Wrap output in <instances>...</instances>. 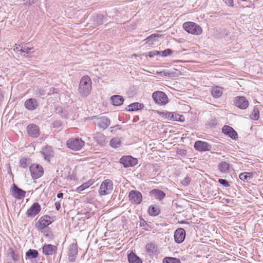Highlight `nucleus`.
<instances>
[{"label": "nucleus", "instance_id": "nucleus-1", "mask_svg": "<svg viewBox=\"0 0 263 263\" xmlns=\"http://www.w3.org/2000/svg\"><path fill=\"white\" fill-rule=\"evenodd\" d=\"M91 80L88 76L83 77L80 80L78 91L83 98L87 97L91 90Z\"/></svg>", "mask_w": 263, "mask_h": 263}, {"label": "nucleus", "instance_id": "nucleus-2", "mask_svg": "<svg viewBox=\"0 0 263 263\" xmlns=\"http://www.w3.org/2000/svg\"><path fill=\"white\" fill-rule=\"evenodd\" d=\"M183 29L190 33L194 35H199L201 34L202 30L201 27L197 24L192 22H186L183 24Z\"/></svg>", "mask_w": 263, "mask_h": 263}, {"label": "nucleus", "instance_id": "nucleus-3", "mask_svg": "<svg viewBox=\"0 0 263 263\" xmlns=\"http://www.w3.org/2000/svg\"><path fill=\"white\" fill-rule=\"evenodd\" d=\"M84 141L79 138H71L66 142L67 147L73 151H80L84 145Z\"/></svg>", "mask_w": 263, "mask_h": 263}, {"label": "nucleus", "instance_id": "nucleus-4", "mask_svg": "<svg viewBox=\"0 0 263 263\" xmlns=\"http://www.w3.org/2000/svg\"><path fill=\"white\" fill-rule=\"evenodd\" d=\"M54 219L52 217L48 215H44L40 218L36 224L37 230L41 232H43V230L46 228L49 224L53 222Z\"/></svg>", "mask_w": 263, "mask_h": 263}, {"label": "nucleus", "instance_id": "nucleus-5", "mask_svg": "<svg viewBox=\"0 0 263 263\" xmlns=\"http://www.w3.org/2000/svg\"><path fill=\"white\" fill-rule=\"evenodd\" d=\"M152 97L155 102L160 105H165L168 102L167 95L163 91H157L154 92L153 93Z\"/></svg>", "mask_w": 263, "mask_h": 263}, {"label": "nucleus", "instance_id": "nucleus-6", "mask_svg": "<svg viewBox=\"0 0 263 263\" xmlns=\"http://www.w3.org/2000/svg\"><path fill=\"white\" fill-rule=\"evenodd\" d=\"M113 190V184L109 179L105 180L102 182L99 188V193L101 196L111 193Z\"/></svg>", "mask_w": 263, "mask_h": 263}, {"label": "nucleus", "instance_id": "nucleus-7", "mask_svg": "<svg viewBox=\"0 0 263 263\" xmlns=\"http://www.w3.org/2000/svg\"><path fill=\"white\" fill-rule=\"evenodd\" d=\"M119 162L122 164L124 167H133L138 163V160L137 158L133 157L132 156L127 155L122 156L119 160Z\"/></svg>", "mask_w": 263, "mask_h": 263}, {"label": "nucleus", "instance_id": "nucleus-8", "mask_svg": "<svg viewBox=\"0 0 263 263\" xmlns=\"http://www.w3.org/2000/svg\"><path fill=\"white\" fill-rule=\"evenodd\" d=\"M32 178L33 179H37L40 178L44 173L43 167L38 164H32L29 167Z\"/></svg>", "mask_w": 263, "mask_h": 263}, {"label": "nucleus", "instance_id": "nucleus-9", "mask_svg": "<svg viewBox=\"0 0 263 263\" xmlns=\"http://www.w3.org/2000/svg\"><path fill=\"white\" fill-rule=\"evenodd\" d=\"M129 200L132 204L138 205L142 201V195L137 190H132L128 194Z\"/></svg>", "mask_w": 263, "mask_h": 263}, {"label": "nucleus", "instance_id": "nucleus-10", "mask_svg": "<svg viewBox=\"0 0 263 263\" xmlns=\"http://www.w3.org/2000/svg\"><path fill=\"white\" fill-rule=\"evenodd\" d=\"M10 192L11 195L17 199H22L26 196V191L18 187L14 183L11 187Z\"/></svg>", "mask_w": 263, "mask_h": 263}, {"label": "nucleus", "instance_id": "nucleus-11", "mask_svg": "<svg viewBox=\"0 0 263 263\" xmlns=\"http://www.w3.org/2000/svg\"><path fill=\"white\" fill-rule=\"evenodd\" d=\"M77 243L73 242L69 245L68 249V256L70 262H74L78 255Z\"/></svg>", "mask_w": 263, "mask_h": 263}, {"label": "nucleus", "instance_id": "nucleus-12", "mask_svg": "<svg viewBox=\"0 0 263 263\" xmlns=\"http://www.w3.org/2000/svg\"><path fill=\"white\" fill-rule=\"evenodd\" d=\"M58 247L51 244H45L42 247V252L46 256H52L57 253Z\"/></svg>", "mask_w": 263, "mask_h": 263}, {"label": "nucleus", "instance_id": "nucleus-13", "mask_svg": "<svg viewBox=\"0 0 263 263\" xmlns=\"http://www.w3.org/2000/svg\"><path fill=\"white\" fill-rule=\"evenodd\" d=\"M41 210V205L38 202L33 203L26 212L28 217H33L37 215Z\"/></svg>", "mask_w": 263, "mask_h": 263}, {"label": "nucleus", "instance_id": "nucleus-14", "mask_svg": "<svg viewBox=\"0 0 263 263\" xmlns=\"http://www.w3.org/2000/svg\"><path fill=\"white\" fill-rule=\"evenodd\" d=\"M26 129L28 135L32 138H37L40 135V128L36 124H29L27 126Z\"/></svg>", "mask_w": 263, "mask_h": 263}, {"label": "nucleus", "instance_id": "nucleus-15", "mask_svg": "<svg viewBox=\"0 0 263 263\" xmlns=\"http://www.w3.org/2000/svg\"><path fill=\"white\" fill-rule=\"evenodd\" d=\"M212 146L208 142L202 141H197L194 144V148L199 152H205L210 151Z\"/></svg>", "mask_w": 263, "mask_h": 263}, {"label": "nucleus", "instance_id": "nucleus-16", "mask_svg": "<svg viewBox=\"0 0 263 263\" xmlns=\"http://www.w3.org/2000/svg\"><path fill=\"white\" fill-rule=\"evenodd\" d=\"M222 132L224 135L228 136L233 140L238 139L237 132L230 126L224 125L222 128Z\"/></svg>", "mask_w": 263, "mask_h": 263}, {"label": "nucleus", "instance_id": "nucleus-17", "mask_svg": "<svg viewBox=\"0 0 263 263\" xmlns=\"http://www.w3.org/2000/svg\"><path fill=\"white\" fill-rule=\"evenodd\" d=\"M185 238V231L183 228L177 229L174 233V239L176 243H182Z\"/></svg>", "mask_w": 263, "mask_h": 263}, {"label": "nucleus", "instance_id": "nucleus-18", "mask_svg": "<svg viewBox=\"0 0 263 263\" xmlns=\"http://www.w3.org/2000/svg\"><path fill=\"white\" fill-rule=\"evenodd\" d=\"M149 195L155 199L161 201L165 197L166 194L159 189H155L149 191Z\"/></svg>", "mask_w": 263, "mask_h": 263}, {"label": "nucleus", "instance_id": "nucleus-19", "mask_svg": "<svg viewBox=\"0 0 263 263\" xmlns=\"http://www.w3.org/2000/svg\"><path fill=\"white\" fill-rule=\"evenodd\" d=\"M97 124L98 126L104 130L110 125V120L105 117H100L97 119Z\"/></svg>", "mask_w": 263, "mask_h": 263}, {"label": "nucleus", "instance_id": "nucleus-20", "mask_svg": "<svg viewBox=\"0 0 263 263\" xmlns=\"http://www.w3.org/2000/svg\"><path fill=\"white\" fill-rule=\"evenodd\" d=\"M235 105L241 109H245L248 107L249 102L245 97H237L236 98Z\"/></svg>", "mask_w": 263, "mask_h": 263}, {"label": "nucleus", "instance_id": "nucleus-21", "mask_svg": "<svg viewBox=\"0 0 263 263\" xmlns=\"http://www.w3.org/2000/svg\"><path fill=\"white\" fill-rule=\"evenodd\" d=\"M24 106L27 109L33 110L37 108L39 103L35 99L30 98L25 102Z\"/></svg>", "mask_w": 263, "mask_h": 263}, {"label": "nucleus", "instance_id": "nucleus-22", "mask_svg": "<svg viewBox=\"0 0 263 263\" xmlns=\"http://www.w3.org/2000/svg\"><path fill=\"white\" fill-rule=\"evenodd\" d=\"M93 139L100 145H104L105 144V136L100 133L92 134Z\"/></svg>", "mask_w": 263, "mask_h": 263}, {"label": "nucleus", "instance_id": "nucleus-23", "mask_svg": "<svg viewBox=\"0 0 263 263\" xmlns=\"http://www.w3.org/2000/svg\"><path fill=\"white\" fill-rule=\"evenodd\" d=\"M110 100L115 106H120L124 102V98L120 95H114L111 97Z\"/></svg>", "mask_w": 263, "mask_h": 263}, {"label": "nucleus", "instance_id": "nucleus-24", "mask_svg": "<svg viewBox=\"0 0 263 263\" xmlns=\"http://www.w3.org/2000/svg\"><path fill=\"white\" fill-rule=\"evenodd\" d=\"M160 209L158 205H151L148 209V213L150 216H156L160 213Z\"/></svg>", "mask_w": 263, "mask_h": 263}, {"label": "nucleus", "instance_id": "nucleus-25", "mask_svg": "<svg viewBox=\"0 0 263 263\" xmlns=\"http://www.w3.org/2000/svg\"><path fill=\"white\" fill-rule=\"evenodd\" d=\"M127 257L129 263H142L141 259L133 252H130Z\"/></svg>", "mask_w": 263, "mask_h": 263}, {"label": "nucleus", "instance_id": "nucleus-26", "mask_svg": "<svg viewBox=\"0 0 263 263\" xmlns=\"http://www.w3.org/2000/svg\"><path fill=\"white\" fill-rule=\"evenodd\" d=\"M144 106L143 104L138 102H135L129 105L127 108V110L128 111H133L142 109L144 108Z\"/></svg>", "mask_w": 263, "mask_h": 263}, {"label": "nucleus", "instance_id": "nucleus-27", "mask_svg": "<svg viewBox=\"0 0 263 263\" xmlns=\"http://www.w3.org/2000/svg\"><path fill=\"white\" fill-rule=\"evenodd\" d=\"M211 93L213 97L218 98L223 93V89L219 86H215L212 88Z\"/></svg>", "mask_w": 263, "mask_h": 263}, {"label": "nucleus", "instance_id": "nucleus-28", "mask_svg": "<svg viewBox=\"0 0 263 263\" xmlns=\"http://www.w3.org/2000/svg\"><path fill=\"white\" fill-rule=\"evenodd\" d=\"M51 149V147L48 146L43 149L42 154L44 156V158L48 161H49L50 158L53 156V152Z\"/></svg>", "mask_w": 263, "mask_h": 263}, {"label": "nucleus", "instance_id": "nucleus-29", "mask_svg": "<svg viewBox=\"0 0 263 263\" xmlns=\"http://www.w3.org/2000/svg\"><path fill=\"white\" fill-rule=\"evenodd\" d=\"M39 256L38 251L34 249H29L26 253V259H32L36 258Z\"/></svg>", "mask_w": 263, "mask_h": 263}, {"label": "nucleus", "instance_id": "nucleus-30", "mask_svg": "<svg viewBox=\"0 0 263 263\" xmlns=\"http://www.w3.org/2000/svg\"><path fill=\"white\" fill-rule=\"evenodd\" d=\"M161 36V35L159 34H153L148 36L145 41H146V44H148V45H153L155 42L157 41V39Z\"/></svg>", "mask_w": 263, "mask_h": 263}, {"label": "nucleus", "instance_id": "nucleus-31", "mask_svg": "<svg viewBox=\"0 0 263 263\" xmlns=\"http://www.w3.org/2000/svg\"><path fill=\"white\" fill-rule=\"evenodd\" d=\"M145 248L147 253L149 255H153L157 249L155 243H149L147 244Z\"/></svg>", "mask_w": 263, "mask_h": 263}, {"label": "nucleus", "instance_id": "nucleus-32", "mask_svg": "<svg viewBox=\"0 0 263 263\" xmlns=\"http://www.w3.org/2000/svg\"><path fill=\"white\" fill-rule=\"evenodd\" d=\"M230 164L226 161L221 162L218 165V168L220 172L227 173L229 171Z\"/></svg>", "mask_w": 263, "mask_h": 263}, {"label": "nucleus", "instance_id": "nucleus-33", "mask_svg": "<svg viewBox=\"0 0 263 263\" xmlns=\"http://www.w3.org/2000/svg\"><path fill=\"white\" fill-rule=\"evenodd\" d=\"M104 17L102 14H97L93 17L94 24L99 26L102 24L104 22Z\"/></svg>", "mask_w": 263, "mask_h": 263}, {"label": "nucleus", "instance_id": "nucleus-34", "mask_svg": "<svg viewBox=\"0 0 263 263\" xmlns=\"http://www.w3.org/2000/svg\"><path fill=\"white\" fill-rule=\"evenodd\" d=\"M239 179L243 181H248L252 178V175L251 173L243 172L239 175Z\"/></svg>", "mask_w": 263, "mask_h": 263}, {"label": "nucleus", "instance_id": "nucleus-35", "mask_svg": "<svg viewBox=\"0 0 263 263\" xmlns=\"http://www.w3.org/2000/svg\"><path fill=\"white\" fill-rule=\"evenodd\" d=\"M9 256L11 257L12 259L15 262L18 261L20 259L18 253L12 249L9 250Z\"/></svg>", "mask_w": 263, "mask_h": 263}, {"label": "nucleus", "instance_id": "nucleus-36", "mask_svg": "<svg viewBox=\"0 0 263 263\" xmlns=\"http://www.w3.org/2000/svg\"><path fill=\"white\" fill-rule=\"evenodd\" d=\"M250 117L254 120H258L259 118V111L257 107H254L251 112Z\"/></svg>", "mask_w": 263, "mask_h": 263}, {"label": "nucleus", "instance_id": "nucleus-37", "mask_svg": "<svg viewBox=\"0 0 263 263\" xmlns=\"http://www.w3.org/2000/svg\"><path fill=\"white\" fill-rule=\"evenodd\" d=\"M171 120L183 122L185 121V118L183 115L173 112V116L171 117Z\"/></svg>", "mask_w": 263, "mask_h": 263}, {"label": "nucleus", "instance_id": "nucleus-38", "mask_svg": "<svg viewBox=\"0 0 263 263\" xmlns=\"http://www.w3.org/2000/svg\"><path fill=\"white\" fill-rule=\"evenodd\" d=\"M163 263H181L179 259L171 257H165L163 260Z\"/></svg>", "mask_w": 263, "mask_h": 263}, {"label": "nucleus", "instance_id": "nucleus-39", "mask_svg": "<svg viewBox=\"0 0 263 263\" xmlns=\"http://www.w3.org/2000/svg\"><path fill=\"white\" fill-rule=\"evenodd\" d=\"M35 96L38 97H42L45 96L46 95H50V92H47L46 90L43 89H37L35 90Z\"/></svg>", "mask_w": 263, "mask_h": 263}, {"label": "nucleus", "instance_id": "nucleus-40", "mask_svg": "<svg viewBox=\"0 0 263 263\" xmlns=\"http://www.w3.org/2000/svg\"><path fill=\"white\" fill-rule=\"evenodd\" d=\"M110 145L113 148H118L121 145V141L118 138H113L110 141Z\"/></svg>", "mask_w": 263, "mask_h": 263}, {"label": "nucleus", "instance_id": "nucleus-41", "mask_svg": "<svg viewBox=\"0 0 263 263\" xmlns=\"http://www.w3.org/2000/svg\"><path fill=\"white\" fill-rule=\"evenodd\" d=\"M33 47H27L26 46L21 47V54L24 56H26V54L33 53V51H30L31 50L33 49Z\"/></svg>", "mask_w": 263, "mask_h": 263}, {"label": "nucleus", "instance_id": "nucleus-42", "mask_svg": "<svg viewBox=\"0 0 263 263\" xmlns=\"http://www.w3.org/2000/svg\"><path fill=\"white\" fill-rule=\"evenodd\" d=\"M173 52V50L171 49H166L163 51H159L160 55L163 57H166L168 55H171Z\"/></svg>", "mask_w": 263, "mask_h": 263}, {"label": "nucleus", "instance_id": "nucleus-43", "mask_svg": "<svg viewBox=\"0 0 263 263\" xmlns=\"http://www.w3.org/2000/svg\"><path fill=\"white\" fill-rule=\"evenodd\" d=\"M56 112L59 114L61 117L66 118L67 113V111L63 109L61 107H58L56 108Z\"/></svg>", "mask_w": 263, "mask_h": 263}, {"label": "nucleus", "instance_id": "nucleus-44", "mask_svg": "<svg viewBox=\"0 0 263 263\" xmlns=\"http://www.w3.org/2000/svg\"><path fill=\"white\" fill-rule=\"evenodd\" d=\"M159 115H160L162 117H164L165 118L171 120V117H173V112H161V111H158Z\"/></svg>", "mask_w": 263, "mask_h": 263}, {"label": "nucleus", "instance_id": "nucleus-45", "mask_svg": "<svg viewBox=\"0 0 263 263\" xmlns=\"http://www.w3.org/2000/svg\"><path fill=\"white\" fill-rule=\"evenodd\" d=\"M44 235L48 238L52 239L53 238V234L49 228L44 229L42 232Z\"/></svg>", "mask_w": 263, "mask_h": 263}, {"label": "nucleus", "instance_id": "nucleus-46", "mask_svg": "<svg viewBox=\"0 0 263 263\" xmlns=\"http://www.w3.org/2000/svg\"><path fill=\"white\" fill-rule=\"evenodd\" d=\"M218 123V120L216 118H212L208 122V125L211 127L215 126Z\"/></svg>", "mask_w": 263, "mask_h": 263}, {"label": "nucleus", "instance_id": "nucleus-47", "mask_svg": "<svg viewBox=\"0 0 263 263\" xmlns=\"http://www.w3.org/2000/svg\"><path fill=\"white\" fill-rule=\"evenodd\" d=\"M218 182L225 187H229L230 186L229 182L226 179H219Z\"/></svg>", "mask_w": 263, "mask_h": 263}, {"label": "nucleus", "instance_id": "nucleus-48", "mask_svg": "<svg viewBox=\"0 0 263 263\" xmlns=\"http://www.w3.org/2000/svg\"><path fill=\"white\" fill-rule=\"evenodd\" d=\"M89 187V185L87 184V183H84L82 184L81 185L79 186L77 189V191L78 192L80 193L81 192L85 190L86 189L88 188Z\"/></svg>", "mask_w": 263, "mask_h": 263}, {"label": "nucleus", "instance_id": "nucleus-49", "mask_svg": "<svg viewBox=\"0 0 263 263\" xmlns=\"http://www.w3.org/2000/svg\"><path fill=\"white\" fill-rule=\"evenodd\" d=\"M20 166L23 168H26L28 166L27 159L26 158H23L20 160Z\"/></svg>", "mask_w": 263, "mask_h": 263}, {"label": "nucleus", "instance_id": "nucleus-50", "mask_svg": "<svg viewBox=\"0 0 263 263\" xmlns=\"http://www.w3.org/2000/svg\"><path fill=\"white\" fill-rule=\"evenodd\" d=\"M139 226L141 227H146L148 226V224L144 219L140 217Z\"/></svg>", "mask_w": 263, "mask_h": 263}, {"label": "nucleus", "instance_id": "nucleus-51", "mask_svg": "<svg viewBox=\"0 0 263 263\" xmlns=\"http://www.w3.org/2000/svg\"><path fill=\"white\" fill-rule=\"evenodd\" d=\"M156 55H160V53L159 51L153 50L152 51H149L148 53V56L149 58H153Z\"/></svg>", "mask_w": 263, "mask_h": 263}, {"label": "nucleus", "instance_id": "nucleus-52", "mask_svg": "<svg viewBox=\"0 0 263 263\" xmlns=\"http://www.w3.org/2000/svg\"><path fill=\"white\" fill-rule=\"evenodd\" d=\"M174 72H170L167 70H163L161 72V74H162V75L168 77H174Z\"/></svg>", "mask_w": 263, "mask_h": 263}, {"label": "nucleus", "instance_id": "nucleus-53", "mask_svg": "<svg viewBox=\"0 0 263 263\" xmlns=\"http://www.w3.org/2000/svg\"><path fill=\"white\" fill-rule=\"evenodd\" d=\"M37 0H23L24 2V5L29 6H31L32 4H34Z\"/></svg>", "mask_w": 263, "mask_h": 263}, {"label": "nucleus", "instance_id": "nucleus-54", "mask_svg": "<svg viewBox=\"0 0 263 263\" xmlns=\"http://www.w3.org/2000/svg\"><path fill=\"white\" fill-rule=\"evenodd\" d=\"M191 181V179L189 177H186L182 181L181 183L184 186H187Z\"/></svg>", "mask_w": 263, "mask_h": 263}, {"label": "nucleus", "instance_id": "nucleus-55", "mask_svg": "<svg viewBox=\"0 0 263 263\" xmlns=\"http://www.w3.org/2000/svg\"><path fill=\"white\" fill-rule=\"evenodd\" d=\"M225 3L229 6H233V0H223Z\"/></svg>", "mask_w": 263, "mask_h": 263}, {"label": "nucleus", "instance_id": "nucleus-56", "mask_svg": "<svg viewBox=\"0 0 263 263\" xmlns=\"http://www.w3.org/2000/svg\"><path fill=\"white\" fill-rule=\"evenodd\" d=\"M57 210L59 211L61 208V203L59 202H56L54 204Z\"/></svg>", "mask_w": 263, "mask_h": 263}, {"label": "nucleus", "instance_id": "nucleus-57", "mask_svg": "<svg viewBox=\"0 0 263 263\" xmlns=\"http://www.w3.org/2000/svg\"><path fill=\"white\" fill-rule=\"evenodd\" d=\"M21 46L19 45L18 47H16L14 50L16 52H20V53H19L20 54H21V50H20L21 49Z\"/></svg>", "mask_w": 263, "mask_h": 263}, {"label": "nucleus", "instance_id": "nucleus-58", "mask_svg": "<svg viewBox=\"0 0 263 263\" xmlns=\"http://www.w3.org/2000/svg\"><path fill=\"white\" fill-rule=\"evenodd\" d=\"M178 154L181 155H184L186 154V151L184 149H181L179 151Z\"/></svg>", "mask_w": 263, "mask_h": 263}, {"label": "nucleus", "instance_id": "nucleus-59", "mask_svg": "<svg viewBox=\"0 0 263 263\" xmlns=\"http://www.w3.org/2000/svg\"><path fill=\"white\" fill-rule=\"evenodd\" d=\"M63 196V193H62V192H59L58 194H57V197L58 198H62Z\"/></svg>", "mask_w": 263, "mask_h": 263}, {"label": "nucleus", "instance_id": "nucleus-60", "mask_svg": "<svg viewBox=\"0 0 263 263\" xmlns=\"http://www.w3.org/2000/svg\"><path fill=\"white\" fill-rule=\"evenodd\" d=\"M112 129H120V128L119 127V125H117V126H114V127H111Z\"/></svg>", "mask_w": 263, "mask_h": 263}, {"label": "nucleus", "instance_id": "nucleus-61", "mask_svg": "<svg viewBox=\"0 0 263 263\" xmlns=\"http://www.w3.org/2000/svg\"><path fill=\"white\" fill-rule=\"evenodd\" d=\"M3 96L2 95L1 91H0V102L3 100Z\"/></svg>", "mask_w": 263, "mask_h": 263}, {"label": "nucleus", "instance_id": "nucleus-62", "mask_svg": "<svg viewBox=\"0 0 263 263\" xmlns=\"http://www.w3.org/2000/svg\"><path fill=\"white\" fill-rule=\"evenodd\" d=\"M180 223L182 224V223H187L189 224V223L187 222H186L185 221H181L180 222Z\"/></svg>", "mask_w": 263, "mask_h": 263}, {"label": "nucleus", "instance_id": "nucleus-63", "mask_svg": "<svg viewBox=\"0 0 263 263\" xmlns=\"http://www.w3.org/2000/svg\"><path fill=\"white\" fill-rule=\"evenodd\" d=\"M58 124H59V122H56L54 123V125H57V126H58Z\"/></svg>", "mask_w": 263, "mask_h": 263}, {"label": "nucleus", "instance_id": "nucleus-64", "mask_svg": "<svg viewBox=\"0 0 263 263\" xmlns=\"http://www.w3.org/2000/svg\"><path fill=\"white\" fill-rule=\"evenodd\" d=\"M52 89H53V91H54L55 90L54 88H52Z\"/></svg>", "mask_w": 263, "mask_h": 263}]
</instances>
